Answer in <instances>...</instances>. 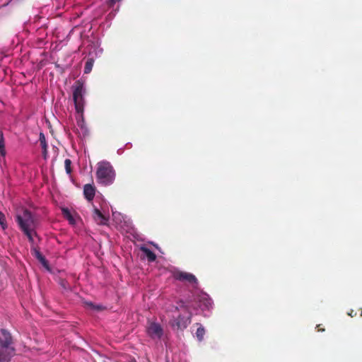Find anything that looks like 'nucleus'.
Instances as JSON below:
<instances>
[{
    "instance_id": "ddd939ff",
    "label": "nucleus",
    "mask_w": 362,
    "mask_h": 362,
    "mask_svg": "<svg viewBox=\"0 0 362 362\" xmlns=\"http://www.w3.org/2000/svg\"><path fill=\"white\" fill-rule=\"evenodd\" d=\"M33 254L35 257L40 261V262L45 267H48V262L45 257L42 255V253L37 250L36 248L33 249Z\"/></svg>"
},
{
    "instance_id": "f03ea898",
    "label": "nucleus",
    "mask_w": 362,
    "mask_h": 362,
    "mask_svg": "<svg viewBox=\"0 0 362 362\" xmlns=\"http://www.w3.org/2000/svg\"><path fill=\"white\" fill-rule=\"evenodd\" d=\"M13 337L5 329H0V362H10L15 355L16 349L12 346Z\"/></svg>"
},
{
    "instance_id": "2eb2a0df",
    "label": "nucleus",
    "mask_w": 362,
    "mask_h": 362,
    "mask_svg": "<svg viewBox=\"0 0 362 362\" xmlns=\"http://www.w3.org/2000/svg\"><path fill=\"white\" fill-rule=\"evenodd\" d=\"M64 168H65L66 174L69 175V176H71V173L73 172V169H72V161L69 158H66L64 160Z\"/></svg>"
},
{
    "instance_id": "0eeeda50",
    "label": "nucleus",
    "mask_w": 362,
    "mask_h": 362,
    "mask_svg": "<svg viewBox=\"0 0 362 362\" xmlns=\"http://www.w3.org/2000/svg\"><path fill=\"white\" fill-rule=\"evenodd\" d=\"M92 218L98 225L106 226L108 224L109 215L101 211L98 208H94L92 212Z\"/></svg>"
},
{
    "instance_id": "4468645a",
    "label": "nucleus",
    "mask_w": 362,
    "mask_h": 362,
    "mask_svg": "<svg viewBox=\"0 0 362 362\" xmlns=\"http://www.w3.org/2000/svg\"><path fill=\"white\" fill-rule=\"evenodd\" d=\"M62 212L63 216L66 219H67L71 224L75 223V220H74L71 211H69V209L68 208H62Z\"/></svg>"
},
{
    "instance_id": "6e6552de",
    "label": "nucleus",
    "mask_w": 362,
    "mask_h": 362,
    "mask_svg": "<svg viewBox=\"0 0 362 362\" xmlns=\"http://www.w3.org/2000/svg\"><path fill=\"white\" fill-rule=\"evenodd\" d=\"M173 277L175 279L180 281H187L190 284H197V279L196 276L194 274L188 272L177 271L173 273Z\"/></svg>"
},
{
    "instance_id": "7ed1b4c3",
    "label": "nucleus",
    "mask_w": 362,
    "mask_h": 362,
    "mask_svg": "<svg viewBox=\"0 0 362 362\" xmlns=\"http://www.w3.org/2000/svg\"><path fill=\"white\" fill-rule=\"evenodd\" d=\"M97 165L98 182L105 186L112 184L115 178V172L112 165L107 161H101Z\"/></svg>"
},
{
    "instance_id": "393cba45",
    "label": "nucleus",
    "mask_w": 362,
    "mask_h": 362,
    "mask_svg": "<svg viewBox=\"0 0 362 362\" xmlns=\"http://www.w3.org/2000/svg\"><path fill=\"white\" fill-rule=\"evenodd\" d=\"M130 362H137V361L135 358H132Z\"/></svg>"
},
{
    "instance_id": "5701e85b",
    "label": "nucleus",
    "mask_w": 362,
    "mask_h": 362,
    "mask_svg": "<svg viewBox=\"0 0 362 362\" xmlns=\"http://www.w3.org/2000/svg\"><path fill=\"white\" fill-rule=\"evenodd\" d=\"M317 331H318V332H323V331H325V329H323V328H320V325H318L317 326Z\"/></svg>"
},
{
    "instance_id": "6ab92c4d",
    "label": "nucleus",
    "mask_w": 362,
    "mask_h": 362,
    "mask_svg": "<svg viewBox=\"0 0 362 362\" xmlns=\"http://www.w3.org/2000/svg\"><path fill=\"white\" fill-rule=\"evenodd\" d=\"M0 225L3 230H5L7 228L6 216L1 211H0Z\"/></svg>"
},
{
    "instance_id": "dca6fc26",
    "label": "nucleus",
    "mask_w": 362,
    "mask_h": 362,
    "mask_svg": "<svg viewBox=\"0 0 362 362\" xmlns=\"http://www.w3.org/2000/svg\"><path fill=\"white\" fill-rule=\"evenodd\" d=\"M0 155L1 156H6L5 142L3 133H0Z\"/></svg>"
},
{
    "instance_id": "39448f33",
    "label": "nucleus",
    "mask_w": 362,
    "mask_h": 362,
    "mask_svg": "<svg viewBox=\"0 0 362 362\" xmlns=\"http://www.w3.org/2000/svg\"><path fill=\"white\" fill-rule=\"evenodd\" d=\"M73 99L75 104L76 110L78 112L83 110V83H81L80 81H77L75 82L73 86Z\"/></svg>"
},
{
    "instance_id": "f257e3e1",
    "label": "nucleus",
    "mask_w": 362,
    "mask_h": 362,
    "mask_svg": "<svg viewBox=\"0 0 362 362\" xmlns=\"http://www.w3.org/2000/svg\"><path fill=\"white\" fill-rule=\"evenodd\" d=\"M16 221L20 229L26 235L29 242L34 243V236H37V221L34 215L27 209H22L16 215Z\"/></svg>"
},
{
    "instance_id": "412c9836",
    "label": "nucleus",
    "mask_w": 362,
    "mask_h": 362,
    "mask_svg": "<svg viewBox=\"0 0 362 362\" xmlns=\"http://www.w3.org/2000/svg\"><path fill=\"white\" fill-rule=\"evenodd\" d=\"M121 0H110L109 4L110 6H112L115 3L120 1Z\"/></svg>"
},
{
    "instance_id": "9b49d317",
    "label": "nucleus",
    "mask_w": 362,
    "mask_h": 362,
    "mask_svg": "<svg viewBox=\"0 0 362 362\" xmlns=\"http://www.w3.org/2000/svg\"><path fill=\"white\" fill-rule=\"evenodd\" d=\"M199 301L200 306L202 307L203 309H209L211 307V300L206 294L201 296L199 298Z\"/></svg>"
},
{
    "instance_id": "f3484780",
    "label": "nucleus",
    "mask_w": 362,
    "mask_h": 362,
    "mask_svg": "<svg viewBox=\"0 0 362 362\" xmlns=\"http://www.w3.org/2000/svg\"><path fill=\"white\" fill-rule=\"evenodd\" d=\"M83 194L85 198L88 202H90V183H88L84 185Z\"/></svg>"
},
{
    "instance_id": "f8f14e48",
    "label": "nucleus",
    "mask_w": 362,
    "mask_h": 362,
    "mask_svg": "<svg viewBox=\"0 0 362 362\" xmlns=\"http://www.w3.org/2000/svg\"><path fill=\"white\" fill-rule=\"evenodd\" d=\"M140 250L146 255L148 262H153L156 260V254L153 251H151L149 248H148L145 246H142V247H141Z\"/></svg>"
},
{
    "instance_id": "a211bd4d",
    "label": "nucleus",
    "mask_w": 362,
    "mask_h": 362,
    "mask_svg": "<svg viewBox=\"0 0 362 362\" xmlns=\"http://www.w3.org/2000/svg\"><path fill=\"white\" fill-rule=\"evenodd\" d=\"M204 334H205V329L202 325H200L197 328V332H196V336L199 341L203 340Z\"/></svg>"
},
{
    "instance_id": "423d86ee",
    "label": "nucleus",
    "mask_w": 362,
    "mask_h": 362,
    "mask_svg": "<svg viewBox=\"0 0 362 362\" xmlns=\"http://www.w3.org/2000/svg\"><path fill=\"white\" fill-rule=\"evenodd\" d=\"M148 335L151 339H160L163 334V329L160 324L157 322H149L146 328Z\"/></svg>"
},
{
    "instance_id": "b1692460",
    "label": "nucleus",
    "mask_w": 362,
    "mask_h": 362,
    "mask_svg": "<svg viewBox=\"0 0 362 362\" xmlns=\"http://www.w3.org/2000/svg\"><path fill=\"white\" fill-rule=\"evenodd\" d=\"M91 307H92V309H97V310H99V309H100V308H99V307H96V306L93 305V303H92V305H91Z\"/></svg>"
},
{
    "instance_id": "20e7f679",
    "label": "nucleus",
    "mask_w": 362,
    "mask_h": 362,
    "mask_svg": "<svg viewBox=\"0 0 362 362\" xmlns=\"http://www.w3.org/2000/svg\"><path fill=\"white\" fill-rule=\"evenodd\" d=\"M175 310L180 312V313L177 317H174L170 322V325L173 327L183 330L190 324L192 313L183 302H181L180 307H176Z\"/></svg>"
},
{
    "instance_id": "9d476101",
    "label": "nucleus",
    "mask_w": 362,
    "mask_h": 362,
    "mask_svg": "<svg viewBox=\"0 0 362 362\" xmlns=\"http://www.w3.org/2000/svg\"><path fill=\"white\" fill-rule=\"evenodd\" d=\"M39 141L40 143V146L42 149V156L45 159H47V153H48V151H47L48 145L46 141L45 136L42 132L40 133Z\"/></svg>"
},
{
    "instance_id": "4be33fe9",
    "label": "nucleus",
    "mask_w": 362,
    "mask_h": 362,
    "mask_svg": "<svg viewBox=\"0 0 362 362\" xmlns=\"http://www.w3.org/2000/svg\"><path fill=\"white\" fill-rule=\"evenodd\" d=\"M91 190H92V199H93V197L95 196V188L93 186H92Z\"/></svg>"
},
{
    "instance_id": "1a4fd4ad",
    "label": "nucleus",
    "mask_w": 362,
    "mask_h": 362,
    "mask_svg": "<svg viewBox=\"0 0 362 362\" xmlns=\"http://www.w3.org/2000/svg\"><path fill=\"white\" fill-rule=\"evenodd\" d=\"M77 124H78V127H79V129H78L79 136L85 141L88 140L89 132H88V127L85 124L84 119H83L82 115L80 116L79 118H78Z\"/></svg>"
},
{
    "instance_id": "aec40b11",
    "label": "nucleus",
    "mask_w": 362,
    "mask_h": 362,
    "mask_svg": "<svg viewBox=\"0 0 362 362\" xmlns=\"http://www.w3.org/2000/svg\"><path fill=\"white\" fill-rule=\"evenodd\" d=\"M85 73L90 72V59H87L85 64Z\"/></svg>"
}]
</instances>
